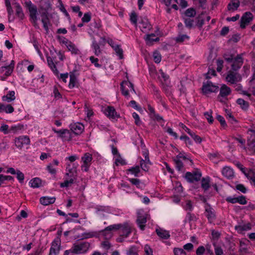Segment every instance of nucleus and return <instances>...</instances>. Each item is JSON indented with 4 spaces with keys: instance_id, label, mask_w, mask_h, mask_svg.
<instances>
[{
    "instance_id": "39",
    "label": "nucleus",
    "mask_w": 255,
    "mask_h": 255,
    "mask_svg": "<svg viewBox=\"0 0 255 255\" xmlns=\"http://www.w3.org/2000/svg\"><path fill=\"white\" fill-rule=\"evenodd\" d=\"M201 187L205 190H207L210 187V179L209 178H203L201 182Z\"/></svg>"
},
{
    "instance_id": "38",
    "label": "nucleus",
    "mask_w": 255,
    "mask_h": 255,
    "mask_svg": "<svg viewBox=\"0 0 255 255\" xmlns=\"http://www.w3.org/2000/svg\"><path fill=\"white\" fill-rule=\"evenodd\" d=\"M140 171V168L139 166H136L135 167H132L130 168H129L127 170V172H130L131 174H133L135 177H138V174Z\"/></svg>"
},
{
    "instance_id": "42",
    "label": "nucleus",
    "mask_w": 255,
    "mask_h": 255,
    "mask_svg": "<svg viewBox=\"0 0 255 255\" xmlns=\"http://www.w3.org/2000/svg\"><path fill=\"white\" fill-rule=\"evenodd\" d=\"M82 159L83 161L84 164H89L92 160V155L89 153H86L85 154L84 156L82 158Z\"/></svg>"
},
{
    "instance_id": "46",
    "label": "nucleus",
    "mask_w": 255,
    "mask_h": 255,
    "mask_svg": "<svg viewBox=\"0 0 255 255\" xmlns=\"http://www.w3.org/2000/svg\"><path fill=\"white\" fill-rule=\"evenodd\" d=\"M197 218L194 214H191L190 212H188L186 217V221H187L188 222H191V221H197Z\"/></svg>"
},
{
    "instance_id": "13",
    "label": "nucleus",
    "mask_w": 255,
    "mask_h": 255,
    "mask_svg": "<svg viewBox=\"0 0 255 255\" xmlns=\"http://www.w3.org/2000/svg\"><path fill=\"white\" fill-rule=\"evenodd\" d=\"M70 130L76 135L81 134L84 129L83 125L80 123L71 124L70 125Z\"/></svg>"
},
{
    "instance_id": "56",
    "label": "nucleus",
    "mask_w": 255,
    "mask_h": 255,
    "mask_svg": "<svg viewBox=\"0 0 255 255\" xmlns=\"http://www.w3.org/2000/svg\"><path fill=\"white\" fill-rule=\"evenodd\" d=\"M236 189L237 190L241 191L243 193H246L247 191V188L243 184H237L236 186Z\"/></svg>"
},
{
    "instance_id": "30",
    "label": "nucleus",
    "mask_w": 255,
    "mask_h": 255,
    "mask_svg": "<svg viewBox=\"0 0 255 255\" xmlns=\"http://www.w3.org/2000/svg\"><path fill=\"white\" fill-rule=\"evenodd\" d=\"M121 226L122 224H121L110 225L106 227L104 230L102 231V232L104 235H105V233L107 231H117L121 228Z\"/></svg>"
},
{
    "instance_id": "25",
    "label": "nucleus",
    "mask_w": 255,
    "mask_h": 255,
    "mask_svg": "<svg viewBox=\"0 0 255 255\" xmlns=\"http://www.w3.org/2000/svg\"><path fill=\"white\" fill-rule=\"evenodd\" d=\"M76 71L77 70L75 69L70 73V82L69 84V87L70 89H72L76 86L77 78L75 73Z\"/></svg>"
},
{
    "instance_id": "48",
    "label": "nucleus",
    "mask_w": 255,
    "mask_h": 255,
    "mask_svg": "<svg viewBox=\"0 0 255 255\" xmlns=\"http://www.w3.org/2000/svg\"><path fill=\"white\" fill-rule=\"evenodd\" d=\"M75 180L71 178L69 180H66L60 184V187L61 188L68 187L70 184H73Z\"/></svg>"
},
{
    "instance_id": "33",
    "label": "nucleus",
    "mask_w": 255,
    "mask_h": 255,
    "mask_svg": "<svg viewBox=\"0 0 255 255\" xmlns=\"http://www.w3.org/2000/svg\"><path fill=\"white\" fill-rule=\"evenodd\" d=\"M29 184L32 188H39L41 185V180L38 177L34 178L30 181Z\"/></svg>"
},
{
    "instance_id": "12",
    "label": "nucleus",
    "mask_w": 255,
    "mask_h": 255,
    "mask_svg": "<svg viewBox=\"0 0 255 255\" xmlns=\"http://www.w3.org/2000/svg\"><path fill=\"white\" fill-rule=\"evenodd\" d=\"M205 216L207 218L209 223H211L216 219V215L214 210L210 206V205L207 204L205 207Z\"/></svg>"
},
{
    "instance_id": "53",
    "label": "nucleus",
    "mask_w": 255,
    "mask_h": 255,
    "mask_svg": "<svg viewBox=\"0 0 255 255\" xmlns=\"http://www.w3.org/2000/svg\"><path fill=\"white\" fill-rule=\"evenodd\" d=\"M144 251L146 255H153V250L148 245L144 246Z\"/></svg>"
},
{
    "instance_id": "31",
    "label": "nucleus",
    "mask_w": 255,
    "mask_h": 255,
    "mask_svg": "<svg viewBox=\"0 0 255 255\" xmlns=\"http://www.w3.org/2000/svg\"><path fill=\"white\" fill-rule=\"evenodd\" d=\"M237 103L240 106L241 108L244 111H247L249 107V102L243 99L239 98L237 100Z\"/></svg>"
},
{
    "instance_id": "40",
    "label": "nucleus",
    "mask_w": 255,
    "mask_h": 255,
    "mask_svg": "<svg viewBox=\"0 0 255 255\" xmlns=\"http://www.w3.org/2000/svg\"><path fill=\"white\" fill-rule=\"evenodd\" d=\"M16 15L21 19L24 17L22 8L18 3H16Z\"/></svg>"
},
{
    "instance_id": "43",
    "label": "nucleus",
    "mask_w": 255,
    "mask_h": 255,
    "mask_svg": "<svg viewBox=\"0 0 255 255\" xmlns=\"http://www.w3.org/2000/svg\"><path fill=\"white\" fill-rule=\"evenodd\" d=\"M212 111L211 110L210 111V112H207L204 113V116L205 117L206 119L207 120L209 124H213L214 122V119L212 117Z\"/></svg>"
},
{
    "instance_id": "6",
    "label": "nucleus",
    "mask_w": 255,
    "mask_h": 255,
    "mask_svg": "<svg viewBox=\"0 0 255 255\" xmlns=\"http://www.w3.org/2000/svg\"><path fill=\"white\" fill-rule=\"evenodd\" d=\"M146 222V216L144 214L143 211L141 210H138L136 223L141 230H144Z\"/></svg>"
},
{
    "instance_id": "62",
    "label": "nucleus",
    "mask_w": 255,
    "mask_h": 255,
    "mask_svg": "<svg viewBox=\"0 0 255 255\" xmlns=\"http://www.w3.org/2000/svg\"><path fill=\"white\" fill-rule=\"evenodd\" d=\"M235 165L242 171V172L246 175L247 177L249 175L246 172V169L243 167V165L239 162H236Z\"/></svg>"
},
{
    "instance_id": "32",
    "label": "nucleus",
    "mask_w": 255,
    "mask_h": 255,
    "mask_svg": "<svg viewBox=\"0 0 255 255\" xmlns=\"http://www.w3.org/2000/svg\"><path fill=\"white\" fill-rule=\"evenodd\" d=\"M46 58L48 66L50 67V68L51 69V70L53 71L54 73L57 74L58 71L55 64L53 62V59L49 56H47Z\"/></svg>"
},
{
    "instance_id": "59",
    "label": "nucleus",
    "mask_w": 255,
    "mask_h": 255,
    "mask_svg": "<svg viewBox=\"0 0 255 255\" xmlns=\"http://www.w3.org/2000/svg\"><path fill=\"white\" fill-rule=\"evenodd\" d=\"M184 208L186 211L189 210V211H191L193 209L192 202L190 200L186 201V204L184 206Z\"/></svg>"
},
{
    "instance_id": "37",
    "label": "nucleus",
    "mask_w": 255,
    "mask_h": 255,
    "mask_svg": "<svg viewBox=\"0 0 255 255\" xmlns=\"http://www.w3.org/2000/svg\"><path fill=\"white\" fill-rule=\"evenodd\" d=\"M92 47L94 50L95 54L97 56H98L101 53V51L99 44L94 38L93 40Z\"/></svg>"
},
{
    "instance_id": "3",
    "label": "nucleus",
    "mask_w": 255,
    "mask_h": 255,
    "mask_svg": "<svg viewBox=\"0 0 255 255\" xmlns=\"http://www.w3.org/2000/svg\"><path fill=\"white\" fill-rule=\"evenodd\" d=\"M90 244L89 242H84L73 245V252L74 254H80L86 253L89 250Z\"/></svg>"
},
{
    "instance_id": "5",
    "label": "nucleus",
    "mask_w": 255,
    "mask_h": 255,
    "mask_svg": "<svg viewBox=\"0 0 255 255\" xmlns=\"http://www.w3.org/2000/svg\"><path fill=\"white\" fill-rule=\"evenodd\" d=\"M242 79V76L239 73L233 70H229L226 77L227 81L231 84H236L237 82L241 81Z\"/></svg>"
},
{
    "instance_id": "16",
    "label": "nucleus",
    "mask_w": 255,
    "mask_h": 255,
    "mask_svg": "<svg viewBox=\"0 0 255 255\" xmlns=\"http://www.w3.org/2000/svg\"><path fill=\"white\" fill-rule=\"evenodd\" d=\"M105 114L107 116L111 119H116L120 117V115L116 111L114 107L108 106L105 110Z\"/></svg>"
},
{
    "instance_id": "4",
    "label": "nucleus",
    "mask_w": 255,
    "mask_h": 255,
    "mask_svg": "<svg viewBox=\"0 0 255 255\" xmlns=\"http://www.w3.org/2000/svg\"><path fill=\"white\" fill-rule=\"evenodd\" d=\"M202 91L204 95L208 94L210 93H215L218 91L219 87L214 85L210 81H207L206 82H203L202 87Z\"/></svg>"
},
{
    "instance_id": "21",
    "label": "nucleus",
    "mask_w": 255,
    "mask_h": 255,
    "mask_svg": "<svg viewBox=\"0 0 255 255\" xmlns=\"http://www.w3.org/2000/svg\"><path fill=\"white\" fill-rule=\"evenodd\" d=\"M222 174L228 179H232L234 177L233 170L229 167H224L222 171Z\"/></svg>"
},
{
    "instance_id": "61",
    "label": "nucleus",
    "mask_w": 255,
    "mask_h": 255,
    "mask_svg": "<svg viewBox=\"0 0 255 255\" xmlns=\"http://www.w3.org/2000/svg\"><path fill=\"white\" fill-rule=\"evenodd\" d=\"M91 15L90 13H86L84 14L83 17L82 18L83 22H88L90 21Z\"/></svg>"
},
{
    "instance_id": "28",
    "label": "nucleus",
    "mask_w": 255,
    "mask_h": 255,
    "mask_svg": "<svg viewBox=\"0 0 255 255\" xmlns=\"http://www.w3.org/2000/svg\"><path fill=\"white\" fill-rule=\"evenodd\" d=\"M3 101H7L8 103L14 101L15 99V92L13 91H9L8 93L2 97Z\"/></svg>"
},
{
    "instance_id": "15",
    "label": "nucleus",
    "mask_w": 255,
    "mask_h": 255,
    "mask_svg": "<svg viewBox=\"0 0 255 255\" xmlns=\"http://www.w3.org/2000/svg\"><path fill=\"white\" fill-rule=\"evenodd\" d=\"M30 143V139L27 136H21L15 138V144L18 148H21L24 145Z\"/></svg>"
},
{
    "instance_id": "47",
    "label": "nucleus",
    "mask_w": 255,
    "mask_h": 255,
    "mask_svg": "<svg viewBox=\"0 0 255 255\" xmlns=\"http://www.w3.org/2000/svg\"><path fill=\"white\" fill-rule=\"evenodd\" d=\"M153 57L154 61L156 63H159L161 61V56L158 51H154L153 53Z\"/></svg>"
},
{
    "instance_id": "7",
    "label": "nucleus",
    "mask_w": 255,
    "mask_h": 255,
    "mask_svg": "<svg viewBox=\"0 0 255 255\" xmlns=\"http://www.w3.org/2000/svg\"><path fill=\"white\" fill-rule=\"evenodd\" d=\"M201 173L198 171H194L192 173L187 172L185 175V178L190 183H193L194 181H198L200 180Z\"/></svg>"
},
{
    "instance_id": "50",
    "label": "nucleus",
    "mask_w": 255,
    "mask_h": 255,
    "mask_svg": "<svg viewBox=\"0 0 255 255\" xmlns=\"http://www.w3.org/2000/svg\"><path fill=\"white\" fill-rule=\"evenodd\" d=\"M16 178L20 183H22L24 179V174L19 170H16Z\"/></svg>"
},
{
    "instance_id": "17",
    "label": "nucleus",
    "mask_w": 255,
    "mask_h": 255,
    "mask_svg": "<svg viewBox=\"0 0 255 255\" xmlns=\"http://www.w3.org/2000/svg\"><path fill=\"white\" fill-rule=\"evenodd\" d=\"M109 43L116 51L117 54L119 56L120 59H122L124 58L123 51L120 45L115 44L112 40L109 41Z\"/></svg>"
},
{
    "instance_id": "20",
    "label": "nucleus",
    "mask_w": 255,
    "mask_h": 255,
    "mask_svg": "<svg viewBox=\"0 0 255 255\" xmlns=\"http://www.w3.org/2000/svg\"><path fill=\"white\" fill-rule=\"evenodd\" d=\"M231 93V90L230 87H228L226 85L223 84L222 85L220 90V94L218 97H225L229 95Z\"/></svg>"
},
{
    "instance_id": "54",
    "label": "nucleus",
    "mask_w": 255,
    "mask_h": 255,
    "mask_svg": "<svg viewBox=\"0 0 255 255\" xmlns=\"http://www.w3.org/2000/svg\"><path fill=\"white\" fill-rule=\"evenodd\" d=\"M227 119L228 121L232 124H235L238 123V121L234 118L233 115L229 113L227 114Z\"/></svg>"
},
{
    "instance_id": "23",
    "label": "nucleus",
    "mask_w": 255,
    "mask_h": 255,
    "mask_svg": "<svg viewBox=\"0 0 255 255\" xmlns=\"http://www.w3.org/2000/svg\"><path fill=\"white\" fill-rule=\"evenodd\" d=\"M13 112L14 108L11 105H4L0 103V113L5 112L7 114H11Z\"/></svg>"
},
{
    "instance_id": "41",
    "label": "nucleus",
    "mask_w": 255,
    "mask_h": 255,
    "mask_svg": "<svg viewBox=\"0 0 255 255\" xmlns=\"http://www.w3.org/2000/svg\"><path fill=\"white\" fill-rule=\"evenodd\" d=\"M223 57L224 59L229 63H232L233 61L234 54L226 52L223 54Z\"/></svg>"
},
{
    "instance_id": "57",
    "label": "nucleus",
    "mask_w": 255,
    "mask_h": 255,
    "mask_svg": "<svg viewBox=\"0 0 255 255\" xmlns=\"http://www.w3.org/2000/svg\"><path fill=\"white\" fill-rule=\"evenodd\" d=\"M140 166L141 169L145 171H147L149 169L148 164L145 163V160L143 159H141L140 161Z\"/></svg>"
},
{
    "instance_id": "34",
    "label": "nucleus",
    "mask_w": 255,
    "mask_h": 255,
    "mask_svg": "<svg viewBox=\"0 0 255 255\" xmlns=\"http://www.w3.org/2000/svg\"><path fill=\"white\" fill-rule=\"evenodd\" d=\"M203 14V12H202L195 18V25L199 28H202L203 24H204V19L202 16Z\"/></svg>"
},
{
    "instance_id": "44",
    "label": "nucleus",
    "mask_w": 255,
    "mask_h": 255,
    "mask_svg": "<svg viewBox=\"0 0 255 255\" xmlns=\"http://www.w3.org/2000/svg\"><path fill=\"white\" fill-rule=\"evenodd\" d=\"M68 171L70 173V175H69V177L70 178H72L74 180H76L77 177V169L76 167H73L72 168H70L68 169Z\"/></svg>"
},
{
    "instance_id": "2",
    "label": "nucleus",
    "mask_w": 255,
    "mask_h": 255,
    "mask_svg": "<svg viewBox=\"0 0 255 255\" xmlns=\"http://www.w3.org/2000/svg\"><path fill=\"white\" fill-rule=\"evenodd\" d=\"M25 6L28 10L29 12V16L32 19V22L33 25L38 28V25L37 23V8L35 5L33 4L30 0L26 1L24 2Z\"/></svg>"
},
{
    "instance_id": "64",
    "label": "nucleus",
    "mask_w": 255,
    "mask_h": 255,
    "mask_svg": "<svg viewBox=\"0 0 255 255\" xmlns=\"http://www.w3.org/2000/svg\"><path fill=\"white\" fill-rule=\"evenodd\" d=\"M205 252V248L204 247L201 246H199L196 251V254L197 255H203Z\"/></svg>"
},
{
    "instance_id": "58",
    "label": "nucleus",
    "mask_w": 255,
    "mask_h": 255,
    "mask_svg": "<svg viewBox=\"0 0 255 255\" xmlns=\"http://www.w3.org/2000/svg\"><path fill=\"white\" fill-rule=\"evenodd\" d=\"M175 255H186V253L183 249L175 248L174 250Z\"/></svg>"
},
{
    "instance_id": "8",
    "label": "nucleus",
    "mask_w": 255,
    "mask_h": 255,
    "mask_svg": "<svg viewBox=\"0 0 255 255\" xmlns=\"http://www.w3.org/2000/svg\"><path fill=\"white\" fill-rule=\"evenodd\" d=\"M52 130L55 133L59 134V136L64 140L70 141L72 138L71 132L67 129L57 130L55 128H53Z\"/></svg>"
},
{
    "instance_id": "19",
    "label": "nucleus",
    "mask_w": 255,
    "mask_h": 255,
    "mask_svg": "<svg viewBox=\"0 0 255 255\" xmlns=\"http://www.w3.org/2000/svg\"><path fill=\"white\" fill-rule=\"evenodd\" d=\"M51 9V4L49 0H41L39 1V10L49 11Z\"/></svg>"
},
{
    "instance_id": "49",
    "label": "nucleus",
    "mask_w": 255,
    "mask_h": 255,
    "mask_svg": "<svg viewBox=\"0 0 255 255\" xmlns=\"http://www.w3.org/2000/svg\"><path fill=\"white\" fill-rule=\"evenodd\" d=\"M237 203H239L241 205H246L247 203L246 198L243 195L239 196L236 197Z\"/></svg>"
},
{
    "instance_id": "11",
    "label": "nucleus",
    "mask_w": 255,
    "mask_h": 255,
    "mask_svg": "<svg viewBox=\"0 0 255 255\" xmlns=\"http://www.w3.org/2000/svg\"><path fill=\"white\" fill-rule=\"evenodd\" d=\"M120 236L125 238L128 237L132 232V227L128 223L122 224L121 227Z\"/></svg>"
},
{
    "instance_id": "10",
    "label": "nucleus",
    "mask_w": 255,
    "mask_h": 255,
    "mask_svg": "<svg viewBox=\"0 0 255 255\" xmlns=\"http://www.w3.org/2000/svg\"><path fill=\"white\" fill-rule=\"evenodd\" d=\"M231 65V70L234 71H238L243 64V59L241 54H238L233 60Z\"/></svg>"
},
{
    "instance_id": "24",
    "label": "nucleus",
    "mask_w": 255,
    "mask_h": 255,
    "mask_svg": "<svg viewBox=\"0 0 255 255\" xmlns=\"http://www.w3.org/2000/svg\"><path fill=\"white\" fill-rule=\"evenodd\" d=\"M240 4L239 0H231L228 3L227 9L229 11H234L238 8Z\"/></svg>"
},
{
    "instance_id": "63",
    "label": "nucleus",
    "mask_w": 255,
    "mask_h": 255,
    "mask_svg": "<svg viewBox=\"0 0 255 255\" xmlns=\"http://www.w3.org/2000/svg\"><path fill=\"white\" fill-rule=\"evenodd\" d=\"M90 60L92 63L94 64L95 66L96 67H101V65L98 63V59L97 58H95L94 56H91L90 57Z\"/></svg>"
},
{
    "instance_id": "52",
    "label": "nucleus",
    "mask_w": 255,
    "mask_h": 255,
    "mask_svg": "<svg viewBox=\"0 0 255 255\" xmlns=\"http://www.w3.org/2000/svg\"><path fill=\"white\" fill-rule=\"evenodd\" d=\"M137 15L134 11H132L130 15V21L133 24L137 23Z\"/></svg>"
},
{
    "instance_id": "1",
    "label": "nucleus",
    "mask_w": 255,
    "mask_h": 255,
    "mask_svg": "<svg viewBox=\"0 0 255 255\" xmlns=\"http://www.w3.org/2000/svg\"><path fill=\"white\" fill-rule=\"evenodd\" d=\"M196 14V11L193 7L189 8L185 11L183 19L185 26L188 28L191 29L193 27L194 22L193 18Z\"/></svg>"
},
{
    "instance_id": "22",
    "label": "nucleus",
    "mask_w": 255,
    "mask_h": 255,
    "mask_svg": "<svg viewBox=\"0 0 255 255\" xmlns=\"http://www.w3.org/2000/svg\"><path fill=\"white\" fill-rule=\"evenodd\" d=\"M55 197H50L47 196H43L40 198V202L41 204L47 206L53 204L55 201Z\"/></svg>"
},
{
    "instance_id": "27",
    "label": "nucleus",
    "mask_w": 255,
    "mask_h": 255,
    "mask_svg": "<svg viewBox=\"0 0 255 255\" xmlns=\"http://www.w3.org/2000/svg\"><path fill=\"white\" fill-rule=\"evenodd\" d=\"M140 24H141V30L143 32H146L147 30L151 29L152 26L147 19H142Z\"/></svg>"
},
{
    "instance_id": "9",
    "label": "nucleus",
    "mask_w": 255,
    "mask_h": 255,
    "mask_svg": "<svg viewBox=\"0 0 255 255\" xmlns=\"http://www.w3.org/2000/svg\"><path fill=\"white\" fill-rule=\"evenodd\" d=\"M253 19V15L251 12H246L242 16L240 20V27L242 29L246 28V25L248 24Z\"/></svg>"
},
{
    "instance_id": "35",
    "label": "nucleus",
    "mask_w": 255,
    "mask_h": 255,
    "mask_svg": "<svg viewBox=\"0 0 255 255\" xmlns=\"http://www.w3.org/2000/svg\"><path fill=\"white\" fill-rule=\"evenodd\" d=\"M61 248V240L60 237H57L51 243L50 248L60 250Z\"/></svg>"
},
{
    "instance_id": "45",
    "label": "nucleus",
    "mask_w": 255,
    "mask_h": 255,
    "mask_svg": "<svg viewBox=\"0 0 255 255\" xmlns=\"http://www.w3.org/2000/svg\"><path fill=\"white\" fill-rule=\"evenodd\" d=\"M41 22L43 23V27L47 32L48 31V23H49V19L48 16L42 18Z\"/></svg>"
},
{
    "instance_id": "29",
    "label": "nucleus",
    "mask_w": 255,
    "mask_h": 255,
    "mask_svg": "<svg viewBox=\"0 0 255 255\" xmlns=\"http://www.w3.org/2000/svg\"><path fill=\"white\" fill-rule=\"evenodd\" d=\"M66 46L68 50L71 51L72 54H78L79 50L76 47L75 45L71 41L66 42Z\"/></svg>"
},
{
    "instance_id": "51",
    "label": "nucleus",
    "mask_w": 255,
    "mask_h": 255,
    "mask_svg": "<svg viewBox=\"0 0 255 255\" xmlns=\"http://www.w3.org/2000/svg\"><path fill=\"white\" fill-rule=\"evenodd\" d=\"M128 255H138L137 250L135 246H131L127 252Z\"/></svg>"
},
{
    "instance_id": "36",
    "label": "nucleus",
    "mask_w": 255,
    "mask_h": 255,
    "mask_svg": "<svg viewBox=\"0 0 255 255\" xmlns=\"http://www.w3.org/2000/svg\"><path fill=\"white\" fill-rule=\"evenodd\" d=\"M173 160L174 162L176 169L179 171H184V170H183L184 166L182 161L180 159H178L175 157Z\"/></svg>"
},
{
    "instance_id": "18",
    "label": "nucleus",
    "mask_w": 255,
    "mask_h": 255,
    "mask_svg": "<svg viewBox=\"0 0 255 255\" xmlns=\"http://www.w3.org/2000/svg\"><path fill=\"white\" fill-rule=\"evenodd\" d=\"M155 232L157 236L161 239L167 240L170 237L169 231L163 230L162 228L156 229Z\"/></svg>"
},
{
    "instance_id": "60",
    "label": "nucleus",
    "mask_w": 255,
    "mask_h": 255,
    "mask_svg": "<svg viewBox=\"0 0 255 255\" xmlns=\"http://www.w3.org/2000/svg\"><path fill=\"white\" fill-rule=\"evenodd\" d=\"M215 247V253L216 255H223V251L220 247L217 246L215 243L213 244Z\"/></svg>"
},
{
    "instance_id": "26",
    "label": "nucleus",
    "mask_w": 255,
    "mask_h": 255,
    "mask_svg": "<svg viewBox=\"0 0 255 255\" xmlns=\"http://www.w3.org/2000/svg\"><path fill=\"white\" fill-rule=\"evenodd\" d=\"M155 37V35L154 33H151L150 34H146L145 37H144V39L146 41L147 44L151 45L152 44L153 42H157L159 40V37H156L155 38H153L152 37Z\"/></svg>"
},
{
    "instance_id": "55",
    "label": "nucleus",
    "mask_w": 255,
    "mask_h": 255,
    "mask_svg": "<svg viewBox=\"0 0 255 255\" xmlns=\"http://www.w3.org/2000/svg\"><path fill=\"white\" fill-rule=\"evenodd\" d=\"M216 119L220 123L221 125L223 127L225 128L227 126L226 121H225L224 118H223V117H222L221 115H217Z\"/></svg>"
},
{
    "instance_id": "14",
    "label": "nucleus",
    "mask_w": 255,
    "mask_h": 255,
    "mask_svg": "<svg viewBox=\"0 0 255 255\" xmlns=\"http://www.w3.org/2000/svg\"><path fill=\"white\" fill-rule=\"evenodd\" d=\"M124 84L126 85L129 88H130L131 91H132L133 93H135V90L134 89V87H133V84L132 83H131L130 81H123L121 83V91H122V93L124 96H125L126 97L129 96L128 91V90L125 89V87L124 86Z\"/></svg>"
}]
</instances>
